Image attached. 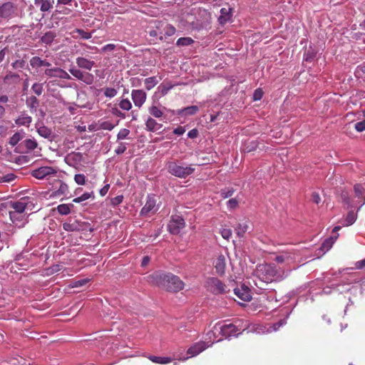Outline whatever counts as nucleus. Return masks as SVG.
Returning <instances> with one entry per match:
<instances>
[{
    "label": "nucleus",
    "instance_id": "nucleus-64",
    "mask_svg": "<svg viewBox=\"0 0 365 365\" xmlns=\"http://www.w3.org/2000/svg\"><path fill=\"white\" fill-rule=\"evenodd\" d=\"M312 200L318 205L321 202V197L319 195L317 192H313L312 195Z\"/></svg>",
    "mask_w": 365,
    "mask_h": 365
},
{
    "label": "nucleus",
    "instance_id": "nucleus-10",
    "mask_svg": "<svg viewBox=\"0 0 365 365\" xmlns=\"http://www.w3.org/2000/svg\"><path fill=\"white\" fill-rule=\"evenodd\" d=\"M44 74L51 78H59L68 80L71 78L70 75L66 71L58 67L46 68L44 71Z\"/></svg>",
    "mask_w": 365,
    "mask_h": 365
},
{
    "label": "nucleus",
    "instance_id": "nucleus-11",
    "mask_svg": "<svg viewBox=\"0 0 365 365\" xmlns=\"http://www.w3.org/2000/svg\"><path fill=\"white\" fill-rule=\"evenodd\" d=\"M65 160L68 165L77 168L78 166L81 165L82 162L83 161V156L81 153L72 152L67 155Z\"/></svg>",
    "mask_w": 365,
    "mask_h": 365
},
{
    "label": "nucleus",
    "instance_id": "nucleus-15",
    "mask_svg": "<svg viewBox=\"0 0 365 365\" xmlns=\"http://www.w3.org/2000/svg\"><path fill=\"white\" fill-rule=\"evenodd\" d=\"M206 348L207 346L204 341H199L194 344L187 351V354L189 355V356L184 358L182 360H186L189 357H192L199 354L200 353L203 351Z\"/></svg>",
    "mask_w": 365,
    "mask_h": 365
},
{
    "label": "nucleus",
    "instance_id": "nucleus-55",
    "mask_svg": "<svg viewBox=\"0 0 365 365\" xmlns=\"http://www.w3.org/2000/svg\"><path fill=\"white\" fill-rule=\"evenodd\" d=\"M232 230L229 228H223L221 230V235L222 237L225 240H229L230 237L232 236Z\"/></svg>",
    "mask_w": 365,
    "mask_h": 365
},
{
    "label": "nucleus",
    "instance_id": "nucleus-52",
    "mask_svg": "<svg viewBox=\"0 0 365 365\" xmlns=\"http://www.w3.org/2000/svg\"><path fill=\"white\" fill-rule=\"evenodd\" d=\"M164 30H165V35L168 36H173L176 31L175 28L172 25H167L165 27Z\"/></svg>",
    "mask_w": 365,
    "mask_h": 365
},
{
    "label": "nucleus",
    "instance_id": "nucleus-16",
    "mask_svg": "<svg viewBox=\"0 0 365 365\" xmlns=\"http://www.w3.org/2000/svg\"><path fill=\"white\" fill-rule=\"evenodd\" d=\"M156 201L153 196H148L145 205L142 207L140 210L141 215H148L150 212H155L156 211L155 208Z\"/></svg>",
    "mask_w": 365,
    "mask_h": 365
},
{
    "label": "nucleus",
    "instance_id": "nucleus-49",
    "mask_svg": "<svg viewBox=\"0 0 365 365\" xmlns=\"http://www.w3.org/2000/svg\"><path fill=\"white\" fill-rule=\"evenodd\" d=\"M74 180L78 185H83L86 183V176L83 174H76Z\"/></svg>",
    "mask_w": 365,
    "mask_h": 365
},
{
    "label": "nucleus",
    "instance_id": "nucleus-12",
    "mask_svg": "<svg viewBox=\"0 0 365 365\" xmlns=\"http://www.w3.org/2000/svg\"><path fill=\"white\" fill-rule=\"evenodd\" d=\"M30 202L29 198H21L18 201H11V209L12 212L24 213L28 208Z\"/></svg>",
    "mask_w": 365,
    "mask_h": 365
},
{
    "label": "nucleus",
    "instance_id": "nucleus-26",
    "mask_svg": "<svg viewBox=\"0 0 365 365\" xmlns=\"http://www.w3.org/2000/svg\"><path fill=\"white\" fill-rule=\"evenodd\" d=\"M56 37V34L53 31L46 32L41 38V42L45 44H51Z\"/></svg>",
    "mask_w": 365,
    "mask_h": 365
},
{
    "label": "nucleus",
    "instance_id": "nucleus-63",
    "mask_svg": "<svg viewBox=\"0 0 365 365\" xmlns=\"http://www.w3.org/2000/svg\"><path fill=\"white\" fill-rule=\"evenodd\" d=\"M77 32L84 39H89V38H91V33H88V32L84 31L83 30H81V29H78Z\"/></svg>",
    "mask_w": 365,
    "mask_h": 365
},
{
    "label": "nucleus",
    "instance_id": "nucleus-61",
    "mask_svg": "<svg viewBox=\"0 0 365 365\" xmlns=\"http://www.w3.org/2000/svg\"><path fill=\"white\" fill-rule=\"evenodd\" d=\"M355 129L359 132H362L365 130V120L358 122L355 124Z\"/></svg>",
    "mask_w": 365,
    "mask_h": 365
},
{
    "label": "nucleus",
    "instance_id": "nucleus-9",
    "mask_svg": "<svg viewBox=\"0 0 365 365\" xmlns=\"http://www.w3.org/2000/svg\"><path fill=\"white\" fill-rule=\"evenodd\" d=\"M56 170L48 166L41 167L36 170L32 171L31 175L33 177L37 179H43L50 175H56Z\"/></svg>",
    "mask_w": 365,
    "mask_h": 365
},
{
    "label": "nucleus",
    "instance_id": "nucleus-30",
    "mask_svg": "<svg viewBox=\"0 0 365 365\" xmlns=\"http://www.w3.org/2000/svg\"><path fill=\"white\" fill-rule=\"evenodd\" d=\"M19 76L15 73H8L4 78L5 83H17L19 81Z\"/></svg>",
    "mask_w": 365,
    "mask_h": 365
},
{
    "label": "nucleus",
    "instance_id": "nucleus-39",
    "mask_svg": "<svg viewBox=\"0 0 365 365\" xmlns=\"http://www.w3.org/2000/svg\"><path fill=\"white\" fill-rule=\"evenodd\" d=\"M39 135L43 138H49L51 135V130L45 126L40 127L38 129Z\"/></svg>",
    "mask_w": 365,
    "mask_h": 365
},
{
    "label": "nucleus",
    "instance_id": "nucleus-54",
    "mask_svg": "<svg viewBox=\"0 0 365 365\" xmlns=\"http://www.w3.org/2000/svg\"><path fill=\"white\" fill-rule=\"evenodd\" d=\"M264 92L262 89L257 88L254 91L252 98L254 101H259L263 96Z\"/></svg>",
    "mask_w": 365,
    "mask_h": 365
},
{
    "label": "nucleus",
    "instance_id": "nucleus-60",
    "mask_svg": "<svg viewBox=\"0 0 365 365\" xmlns=\"http://www.w3.org/2000/svg\"><path fill=\"white\" fill-rule=\"evenodd\" d=\"M141 79L138 77L131 78L130 81L133 87H138L141 85Z\"/></svg>",
    "mask_w": 365,
    "mask_h": 365
},
{
    "label": "nucleus",
    "instance_id": "nucleus-58",
    "mask_svg": "<svg viewBox=\"0 0 365 365\" xmlns=\"http://www.w3.org/2000/svg\"><path fill=\"white\" fill-rule=\"evenodd\" d=\"M287 323V320L285 319H280L279 322H277V323H274L272 328L273 329L274 331H277L279 330V329L284 326V324H286Z\"/></svg>",
    "mask_w": 365,
    "mask_h": 365
},
{
    "label": "nucleus",
    "instance_id": "nucleus-38",
    "mask_svg": "<svg viewBox=\"0 0 365 365\" xmlns=\"http://www.w3.org/2000/svg\"><path fill=\"white\" fill-rule=\"evenodd\" d=\"M69 72L78 80L84 81V74L80 70L74 68L69 69Z\"/></svg>",
    "mask_w": 365,
    "mask_h": 365
},
{
    "label": "nucleus",
    "instance_id": "nucleus-23",
    "mask_svg": "<svg viewBox=\"0 0 365 365\" xmlns=\"http://www.w3.org/2000/svg\"><path fill=\"white\" fill-rule=\"evenodd\" d=\"M148 359H149L153 363L160 364H167L172 361V359L170 357H162L153 355H149Z\"/></svg>",
    "mask_w": 365,
    "mask_h": 365
},
{
    "label": "nucleus",
    "instance_id": "nucleus-33",
    "mask_svg": "<svg viewBox=\"0 0 365 365\" xmlns=\"http://www.w3.org/2000/svg\"><path fill=\"white\" fill-rule=\"evenodd\" d=\"M42 62H43V59H41L38 56L32 57L29 61L30 66L33 68H38L42 67Z\"/></svg>",
    "mask_w": 365,
    "mask_h": 365
},
{
    "label": "nucleus",
    "instance_id": "nucleus-2",
    "mask_svg": "<svg viewBox=\"0 0 365 365\" xmlns=\"http://www.w3.org/2000/svg\"><path fill=\"white\" fill-rule=\"evenodd\" d=\"M166 168L170 174L180 178H185L195 171L191 165L183 166L174 161L167 163Z\"/></svg>",
    "mask_w": 365,
    "mask_h": 365
},
{
    "label": "nucleus",
    "instance_id": "nucleus-43",
    "mask_svg": "<svg viewBox=\"0 0 365 365\" xmlns=\"http://www.w3.org/2000/svg\"><path fill=\"white\" fill-rule=\"evenodd\" d=\"M31 89L35 94H36L37 96H41L43 91V84L38 83H35L32 86Z\"/></svg>",
    "mask_w": 365,
    "mask_h": 365
},
{
    "label": "nucleus",
    "instance_id": "nucleus-40",
    "mask_svg": "<svg viewBox=\"0 0 365 365\" xmlns=\"http://www.w3.org/2000/svg\"><path fill=\"white\" fill-rule=\"evenodd\" d=\"M119 106L121 109L124 110H129L131 107L132 104L130 101L128 99H122L119 103Z\"/></svg>",
    "mask_w": 365,
    "mask_h": 365
},
{
    "label": "nucleus",
    "instance_id": "nucleus-50",
    "mask_svg": "<svg viewBox=\"0 0 365 365\" xmlns=\"http://www.w3.org/2000/svg\"><path fill=\"white\" fill-rule=\"evenodd\" d=\"M99 127L101 129L111 130L115 127V125L109 121H105L99 123Z\"/></svg>",
    "mask_w": 365,
    "mask_h": 365
},
{
    "label": "nucleus",
    "instance_id": "nucleus-7",
    "mask_svg": "<svg viewBox=\"0 0 365 365\" xmlns=\"http://www.w3.org/2000/svg\"><path fill=\"white\" fill-rule=\"evenodd\" d=\"M185 222L182 217L174 216L169 222L168 229L171 234L178 235L185 227Z\"/></svg>",
    "mask_w": 365,
    "mask_h": 365
},
{
    "label": "nucleus",
    "instance_id": "nucleus-59",
    "mask_svg": "<svg viewBox=\"0 0 365 365\" xmlns=\"http://www.w3.org/2000/svg\"><path fill=\"white\" fill-rule=\"evenodd\" d=\"M123 195H118L111 199V205L113 206L118 205L123 202Z\"/></svg>",
    "mask_w": 365,
    "mask_h": 365
},
{
    "label": "nucleus",
    "instance_id": "nucleus-36",
    "mask_svg": "<svg viewBox=\"0 0 365 365\" xmlns=\"http://www.w3.org/2000/svg\"><path fill=\"white\" fill-rule=\"evenodd\" d=\"M172 88L173 86L170 83H162L158 86V89L160 92L161 96H165Z\"/></svg>",
    "mask_w": 365,
    "mask_h": 365
},
{
    "label": "nucleus",
    "instance_id": "nucleus-5",
    "mask_svg": "<svg viewBox=\"0 0 365 365\" xmlns=\"http://www.w3.org/2000/svg\"><path fill=\"white\" fill-rule=\"evenodd\" d=\"M214 329L217 331L219 330L222 336L225 338L230 337L232 336H237L240 331V329L233 323L224 324L218 323L214 327Z\"/></svg>",
    "mask_w": 365,
    "mask_h": 365
},
{
    "label": "nucleus",
    "instance_id": "nucleus-51",
    "mask_svg": "<svg viewBox=\"0 0 365 365\" xmlns=\"http://www.w3.org/2000/svg\"><path fill=\"white\" fill-rule=\"evenodd\" d=\"M129 133H130L129 130H128L126 128L121 129L117 135V138H118V140L125 139L128 137Z\"/></svg>",
    "mask_w": 365,
    "mask_h": 365
},
{
    "label": "nucleus",
    "instance_id": "nucleus-35",
    "mask_svg": "<svg viewBox=\"0 0 365 365\" xmlns=\"http://www.w3.org/2000/svg\"><path fill=\"white\" fill-rule=\"evenodd\" d=\"M356 214L354 212V211L349 212V213L347 214V216L345 219V222H346L345 225L349 226V225H352L356 221Z\"/></svg>",
    "mask_w": 365,
    "mask_h": 365
},
{
    "label": "nucleus",
    "instance_id": "nucleus-47",
    "mask_svg": "<svg viewBox=\"0 0 365 365\" xmlns=\"http://www.w3.org/2000/svg\"><path fill=\"white\" fill-rule=\"evenodd\" d=\"M198 111H199V108L196 106L186 107L182 110L183 114H193Z\"/></svg>",
    "mask_w": 365,
    "mask_h": 365
},
{
    "label": "nucleus",
    "instance_id": "nucleus-56",
    "mask_svg": "<svg viewBox=\"0 0 365 365\" xmlns=\"http://www.w3.org/2000/svg\"><path fill=\"white\" fill-rule=\"evenodd\" d=\"M11 201H8V202L1 203L0 204V210L2 212L8 211V212L9 213L10 210H11Z\"/></svg>",
    "mask_w": 365,
    "mask_h": 365
},
{
    "label": "nucleus",
    "instance_id": "nucleus-32",
    "mask_svg": "<svg viewBox=\"0 0 365 365\" xmlns=\"http://www.w3.org/2000/svg\"><path fill=\"white\" fill-rule=\"evenodd\" d=\"M9 215V217H10L11 220L12 221V222L21 221L25 216L24 213H19V212H12V211H10Z\"/></svg>",
    "mask_w": 365,
    "mask_h": 365
},
{
    "label": "nucleus",
    "instance_id": "nucleus-34",
    "mask_svg": "<svg viewBox=\"0 0 365 365\" xmlns=\"http://www.w3.org/2000/svg\"><path fill=\"white\" fill-rule=\"evenodd\" d=\"M235 190L233 187H228L221 190L220 191V196L224 198H228L233 195L235 193Z\"/></svg>",
    "mask_w": 365,
    "mask_h": 365
},
{
    "label": "nucleus",
    "instance_id": "nucleus-3",
    "mask_svg": "<svg viewBox=\"0 0 365 365\" xmlns=\"http://www.w3.org/2000/svg\"><path fill=\"white\" fill-rule=\"evenodd\" d=\"M18 15L17 5L11 1L0 4V19L9 21Z\"/></svg>",
    "mask_w": 365,
    "mask_h": 365
},
{
    "label": "nucleus",
    "instance_id": "nucleus-62",
    "mask_svg": "<svg viewBox=\"0 0 365 365\" xmlns=\"http://www.w3.org/2000/svg\"><path fill=\"white\" fill-rule=\"evenodd\" d=\"M27 103L34 108L38 105V100L35 96H31L27 100Z\"/></svg>",
    "mask_w": 365,
    "mask_h": 365
},
{
    "label": "nucleus",
    "instance_id": "nucleus-31",
    "mask_svg": "<svg viewBox=\"0 0 365 365\" xmlns=\"http://www.w3.org/2000/svg\"><path fill=\"white\" fill-rule=\"evenodd\" d=\"M194 43V40L190 37H182L180 38L177 42L176 45L178 46H187Z\"/></svg>",
    "mask_w": 365,
    "mask_h": 365
},
{
    "label": "nucleus",
    "instance_id": "nucleus-25",
    "mask_svg": "<svg viewBox=\"0 0 365 365\" xmlns=\"http://www.w3.org/2000/svg\"><path fill=\"white\" fill-rule=\"evenodd\" d=\"M159 81L160 80L158 79L156 76H152L145 78L144 81L145 88L148 91L152 89L159 83Z\"/></svg>",
    "mask_w": 365,
    "mask_h": 365
},
{
    "label": "nucleus",
    "instance_id": "nucleus-4",
    "mask_svg": "<svg viewBox=\"0 0 365 365\" xmlns=\"http://www.w3.org/2000/svg\"><path fill=\"white\" fill-rule=\"evenodd\" d=\"M259 277H262L266 282L272 281V278L277 274V269L273 264H260L257 269Z\"/></svg>",
    "mask_w": 365,
    "mask_h": 365
},
{
    "label": "nucleus",
    "instance_id": "nucleus-18",
    "mask_svg": "<svg viewBox=\"0 0 365 365\" xmlns=\"http://www.w3.org/2000/svg\"><path fill=\"white\" fill-rule=\"evenodd\" d=\"M232 9L231 8H222L220 9V16L218 18V21L220 24L223 25L231 19Z\"/></svg>",
    "mask_w": 365,
    "mask_h": 365
},
{
    "label": "nucleus",
    "instance_id": "nucleus-27",
    "mask_svg": "<svg viewBox=\"0 0 365 365\" xmlns=\"http://www.w3.org/2000/svg\"><path fill=\"white\" fill-rule=\"evenodd\" d=\"M248 225L245 223H239L235 227L236 234L238 237H244L245 232L247 231Z\"/></svg>",
    "mask_w": 365,
    "mask_h": 365
},
{
    "label": "nucleus",
    "instance_id": "nucleus-42",
    "mask_svg": "<svg viewBox=\"0 0 365 365\" xmlns=\"http://www.w3.org/2000/svg\"><path fill=\"white\" fill-rule=\"evenodd\" d=\"M22 138V135L19 133H14L9 140V143L12 146L16 145Z\"/></svg>",
    "mask_w": 365,
    "mask_h": 365
},
{
    "label": "nucleus",
    "instance_id": "nucleus-46",
    "mask_svg": "<svg viewBox=\"0 0 365 365\" xmlns=\"http://www.w3.org/2000/svg\"><path fill=\"white\" fill-rule=\"evenodd\" d=\"M90 281L88 278L76 280L71 284L72 287H80L86 285Z\"/></svg>",
    "mask_w": 365,
    "mask_h": 365
},
{
    "label": "nucleus",
    "instance_id": "nucleus-53",
    "mask_svg": "<svg viewBox=\"0 0 365 365\" xmlns=\"http://www.w3.org/2000/svg\"><path fill=\"white\" fill-rule=\"evenodd\" d=\"M104 94L106 97L112 98L117 95V91L113 88H106Z\"/></svg>",
    "mask_w": 365,
    "mask_h": 365
},
{
    "label": "nucleus",
    "instance_id": "nucleus-17",
    "mask_svg": "<svg viewBox=\"0 0 365 365\" xmlns=\"http://www.w3.org/2000/svg\"><path fill=\"white\" fill-rule=\"evenodd\" d=\"M214 265L217 274L222 275L225 273L226 267V260L224 255H219L214 262Z\"/></svg>",
    "mask_w": 365,
    "mask_h": 365
},
{
    "label": "nucleus",
    "instance_id": "nucleus-28",
    "mask_svg": "<svg viewBox=\"0 0 365 365\" xmlns=\"http://www.w3.org/2000/svg\"><path fill=\"white\" fill-rule=\"evenodd\" d=\"M16 178V175L11 173L6 175H0V183H11Z\"/></svg>",
    "mask_w": 365,
    "mask_h": 365
},
{
    "label": "nucleus",
    "instance_id": "nucleus-57",
    "mask_svg": "<svg viewBox=\"0 0 365 365\" xmlns=\"http://www.w3.org/2000/svg\"><path fill=\"white\" fill-rule=\"evenodd\" d=\"M126 150V145L124 143H119L118 147L115 150L117 155L123 154Z\"/></svg>",
    "mask_w": 365,
    "mask_h": 365
},
{
    "label": "nucleus",
    "instance_id": "nucleus-20",
    "mask_svg": "<svg viewBox=\"0 0 365 365\" xmlns=\"http://www.w3.org/2000/svg\"><path fill=\"white\" fill-rule=\"evenodd\" d=\"M76 63L78 67L90 71L91 70L95 63L86 58L78 57L76 58Z\"/></svg>",
    "mask_w": 365,
    "mask_h": 365
},
{
    "label": "nucleus",
    "instance_id": "nucleus-1",
    "mask_svg": "<svg viewBox=\"0 0 365 365\" xmlns=\"http://www.w3.org/2000/svg\"><path fill=\"white\" fill-rule=\"evenodd\" d=\"M149 282L169 292H178L185 286L180 278L173 273L155 272L148 276Z\"/></svg>",
    "mask_w": 365,
    "mask_h": 365
},
{
    "label": "nucleus",
    "instance_id": "nucleus-22",
    "mask_svg": "<svg viewBox=\"0 0 365 365\" xmlns=\"http://www.w3.org/2000/svg\"><path fill=\"white\" fill-rule=\"evenodd\" d=\"M53 1L51 2L48 0H34V4L36 6H40L41 11H48L53 7Z\"/></svg>",
    "mask_w": 365,
    "mask_h": 365
},
{
    "label": "nucleus",
    "instance_id": "nucleus-14",
    "mask_svg": "<svg viewBox=\"0 0 365 365\" xmlns=\"http://www.w3.org/2000/svg\"><path fill=\"white\" fill-rule=\"evenodd\" d=\"M131 96L135 106L140 108L145 103L147 95L143 90H133Z\"/></svg>",
    "mask_w": 365,
    "mask_h": 365
},
{
    "label": "nucleus",
    "instance_id": "nucleus-44",
    "mask_svg": "<svg viewBox=\"0 0 365 365\" xmlns=\"http://www.w3.org/2000/svg\"><path fill=\"white\" fill-rule=\"evenodd\" d=\"M11 66L15 70L24 68L26 66V61L24 59L16 60L12 63Z\"/></svg>",
    "mask_w": 365,
    "mask_h": 365
},
{
    "label": "nucleus",
    "instance_id": "nucleus-37",
    "mask_svg": "<svg viewBox=\"0 0 365 365\" xmlns=\"http://www.w3.org/2000/svg\"><path fill=\"white\" fill-rule=\"evenodd\" d=\"M24 144L29 150H33L37 147V143L33 139L25 140Z\"/></svg>",
    "mask_w": 365,
    "mask_h": 365
},
{
    "label": "nucleus",
    "instance_id": "nucleus-45",
    "mask_svg": "<svg viewBox=\"0 0 365 365\" xmlns=\"http://www.w3.org/2000/svg\"><path fill=\"white\" fill-rule=\"evenodd\" d=\"M92 194H93L92 192L91 193L85 192L83 195H81L80 197L74 198L73 200V202H76V203H79L83 201H85V200L89 199L91 197Z\"/></svg>",
    "mask_w": 365,
    "mask_h": 365
},
{
    "label": "nucleus",
    "instance_id": "nucleus-13",
    "mask_svg": "<svg viewBox=\"0 0 365 365\" xmlns=\"http://www.w3.org/2000/svg\"><path fill=\"white\" fill-rule=\"evenodd\" d=\"M234 292L242 301L249 302L252 299L250 289L245 284L241 285L240 287L235 288Z\"/></svg>",
    "mask_w": 365,
    "mask_h": 365
},
{
    "label": "nucleus",
    "instance_id": "nucleus-21",
    "mask_svg": "<svg viewBox=\"0 0 365 365\" xmlns=\"http://www.w3.org/2000/svg\"><path fill=\"white\" fill-rule=\"evenodd\" d=\"M162 126L161 123L156 122L155 120L151 118H149L146 121V127L148 130L153 132L159 131L162 128Z\"/></svg>",
    "mask_w": 365,
    "mask_h": 365
},
{
    "label": "nucleus",
    "instance_id": "nucleus-29",
    "mask_svg": "<svg viewBox=\"0 0 365 365\" xmlns=\"http://www.w3.org/2000/svg\"><path fill=\"white\" fill-rule=\"evenodd\" d=\"M291 259V255L287 252H284L277 255L274 259L279 264H282Z\"/></svg>",
    "mask_w": 365,
    "mask_h": 365
},
{
    "label": "nucleus",
    "instance_id": "nucleus-48",
    "mask_svg": "<svg viewBox=\"0 0 365 365\" xmlns=\"http://www.w3.org/2000/svg\"><path fill=\"white\" fill-rule=\"evenodd\" d=\"M238 204L239 201L236 197L232 198L227 202V208L230 210L235 209L238 206Z\"/></svg>",
    "mask_w": 365,
    "mask_h": 365
},
{
    "label": "nucleus",
    "instance_id": "nucleus-19",
    "mask_svg": "<svg viewBox=\"0 0 365 365\" xmlns=\"http://www.w3.org/2000/svg\"><path fill=\"white\" fill-rule=\"evenodd\" d=\"M355 197L359 198L360 207H361L365 203V197H364V191L365 189L361 184H356L354 187Z\"/></svg>",
    "mask_w": 365,
    "mask_h": 365
},
{
    "label": "nucleus",
    "instance_id": "nucleus-6",
    "mask_svg": "<svg viewBox=\"0 0 365 365\" xmlns=\"http://www.w3.org/2000/svg\"><path fill=\"white\" fill-rule=\"evenodd\" d=\"M205 286L207 290L215 294H222L226 292V285L215 277L209 278L206 282Z\"/></svg>",
    "mask_w": 365,
    "mask_h": 365
},
{
    "label": "nucleus",
    "instance_id": "nucleus-8",
    "mask_svg": "<svg viewBox=\"0 0 365 365\" xmlns=\"http://www.w3.org/2000/svg\"><path fill=\"white\" fill-rule=\"evenodd\" d=\"M89 225V223L86 222L74 220L73 222H64L63 224V228L67 232L86 231Z\"/></svg>",
    "mask_w": 365,
    "mask_h": 365
},
{
    "label": "nucleus",
    "instance_id": "nucleus-41",
    "mask_svg": "<svg viewBox=\"0 0 365 365\" xmlns=\"http://www.w3.org/2000/svg\"><path fill=\"white\" fill-rule=\"evenodd\" d=\"M57 210L61 215H68L71 212L69 205H68L66 204L59 205L57 207Z\"/></svg>",
    "mask_w": 365,
    "mask_h": 365
},
{
    "label": "nucleus",
    "instance_id": "nucleus-24",
    "mask_svg": "<svg viewBox=\"0 0 365 365\" xmlns=\"http://www.w3.org/2000/svg\"><path fill=\"white\" fill-rule=\"evenodd\" d=\"M337 236L336 237H330L326 239L324 242L322 244L321 250L323 252H327L331 249L335 240H336Z\"/></svg>",
    "mask_w": 365,
    "mask_h": 365
}]
</instances>
